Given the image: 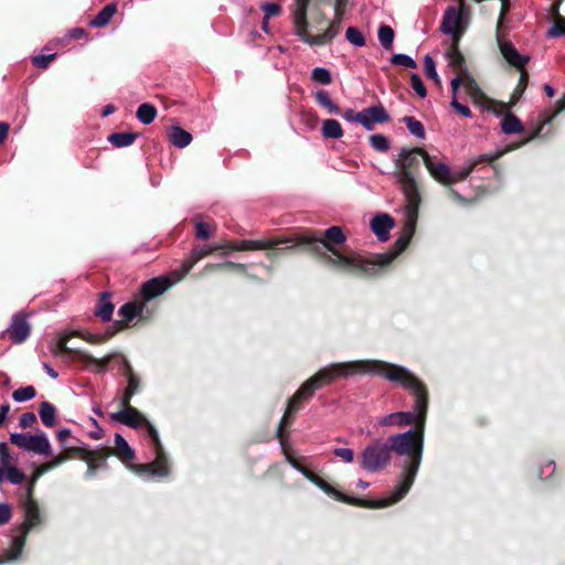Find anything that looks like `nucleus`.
<instances>
[{"mask_svg":"<svg viewBox=\"0 0 565 565\" xmlns=\"http://www.w3.org/2000/svg\"><path fill=\"white\" fill-rule=\"evenodd\" d=\"M370 143L371 146L380 151V152H385L390 149V146H391V142L388 140V138L384 135H372L370 137Z\"/></svg>","mask_w":565,"mask_h":565,"instance_id":"nucleus-43","label":"nucleus"},{"mask_svg":"<svg viewBox=\"0 0 565 565\" xmlns=\"http://www.w3.org/2000/svg\"><path fill=\"white\" fill-rule=\"evenodd\" d=\"M35 395H36V391L34 388V386L28 385V386H23V387L15 390L12 393V398L17 403H24V402H28V401L34 398Z\"/></svg>","mask_w":565,"mask_h":565,"instance_id":"nucleus-38","label":"nucleus"},{"mask_svg":"<svg viewBox=\"0 0 565 565\" xmlns=\"http://www.w3.org/2000/svg\"><path fill=\"white\" fill-rule=\"evenodd\" d=\"M356 122L361 124L366 130L374 129V124L371 119L370 113L366 111V108L358 113Z\"/></svg>","mask_w":565,"mask_h":565,"instance_id":"nucleus-50","label":"nucleus"},{"mask_svg":"<svg viewBox=\"0 0 565 565\" xmlns=\"http://www.w3.org/2000/svg\"><path fill=\"white\" fill-rule=\"evenodd\" d=\"M391 63L394 65L404 66V67L411 68V70L417 67L416 61L412 56L404 54V53L393 54L391 57Z\"/></svg>","mask_w":565,"mask_h":565,"instance_id":"nucleus-40","label":"nucleus"},{"mask_svg":"<svg viewBox=\"0 0 565 565\" xmlns=\"http://www.w3.org/2000/svg\"><path fill=\"white\" fill-rule=\"evenodd\" d=\"M317 104L326 108L330 114H340V107L330 98L328 92L318 90L313 94Z\"/></svg>","mask_w":565,"mask_h":565,"instance_id":"nucleus-34","label":"nucleus"},{"mask_svg":"<svg viewBox=\"0 0 565 565\" xmlns=\"http://www.w3.org/2000/svg\"><path fill=\"white\" fill-rule=\"evenodd\" d=\"M424 71L428 78L433 79L436 84L440 83V77L436 70L435 61L429 54L424 56Z\"/></svg>","mask_w":565,"mask_h":565,"instance_id":"nucleus-41","label":"nucleus"},{"mask_svg":"<svg viewBox=\"0 0 565 565\" xmlns=\"http://www.w3.org/2000/svg\"><path fill=\"white\" fill-rule=\"evenodd\" d=\"M174 281L168 276H160L152 278L141 285L140 297L141 301L147 303L156 297L164 294L173 286Z\"/></svg>","mask_w":565,"mask_h":565,"instance_id":"nucleus-11","label":"nucleus"},{"mask_svg":"<svg viewBox=\"0 0 565 565\" xmlns=\"http://www.w3.org/2000/svg\"><path fill=\"white\" fill-rule=\"evenodd\" d=\"M364 364L365 360L331 363L308 379L289 399L287 411L277 428V437L281 438L284 425L287 423L288 414L297 411L296 405L298 403L309 399L316 390L332 383L337 377L348 379L355 375H362V372H365V369H363L365 366Z\"/></svg>","mask_w":565,"mask_h":565,"instance_id":"nucleus-3","label":"nucleus"},{"mask_svg":"<svg viewBox=\"0 0 565 565\" xmlns=\"http://www.w3.org/2000/svg\"><path fill=\"white\" fill-rule=\"evenodd\" d=\"M115 447L117 455L125 461H130L135 458V450L130 447L125 437L120 434L115 435Z\"/></svg>","mask_w":565,"mask_h":565,"instance_id":"nucleus-29","label":"nucleus"},{"mask_svg":"<svg viewBox=\"0 0 565 565\" xmlns=\"http://www.w3.org/2000/svg\"><path fill=\"white\" fill-rule=\"evenodd\" d=\"M563 23H565V20H559L547 31V35L551 38H556L565 34V30L562 28Z\"/></svg>","mask_w":565,"mask_h":565,"instance_id":"nucleus-62","label":"nucleus"},{"mask_svg":"<svg viewBox=\"0 0 565 565\" xmlns=\"http://www.w3.org/2000/svg\"><path fill=\"white\" fill-rule=\"evenodd\" d=\"M501 128L505 135H512L523 130L521 120L511 113L503 116L501 120Z\"/></svg>","mask_w":565,"mask_h":565,"instance_id":"nucleus-30","label":"nucleus"},{"mask_svg":"<svg viewBox=\"0 0 565 565\" xmlns=\"http://www.w3.org/2000/svg\"><path fill=\"white\" fill-rule=\"evenodd\" d=\"M495 36L500 52L505 61L516 68H523L530 57L527 55L520 54L514 45L504 39L501 31L497 30Z\"/></svg>","mask_w":565,"mask_h":565,"instance_id":"nucleus-13","label":"nucleus"},{"mask_svg":"<svg viewBox=\"0 0 565 565\" xmlns=\"http://www.w3.org/2000/svg\"><path fill=\"white\" fill-rule=\"evenodd\" d=\"M290 242L289 238H269V239H244L242 242L233 241V245H231L232 250H255V249H266L275 247L279 244Z\"/></svg>","mask_w":565,"mask_h":565,"instance_id":"nucleus-16","label":"nucleus"},{"mask_svg":"<svg viewBox=\"0 0 565 565\" xmlns=\"http://www.w3.org/2000/svg\"><path fill=\"white\" fill-rule=\"evenodd\" d=\"M262 11L265 13L264 20L269 22L271 17H277L281 13V8L276 2H265L260 6Z\"/></svg>","mask_w":565,"mask_h":565,"instance_id":"nucleus-47","label":"nucleus"},{"mask_svg":"<svg viewBox=\"0 0 565 565\" xmlns=\"http://www.w3.org/2000/svg\"><path fill=\"white\" fill-rule=\"evenodd\" d=\"M156 116H157V109L153 105H151L149 103H143V104L139 105V107L136 111V117L143 125L151 124L154 120Z\"/></svg>","mask_w":565,"mask_h":565,"instance_id":"nucleus-33","label":"nucleus"},{"mask_svg":"<svg viewBox=\"0 0 565 565\" xmlns=\"http://www.w3.org/2000/svg\"><path fill=\"white\" fill-rule=\"evenodd\" d=\"M212 235V231L210 226L205 222H196L195 223V236L201 239H207Z\"/></svg>","mask_w":565,"mask_h":565,"instance_id":"nucleus-51","label":"nucleus"},{"mask_svg":"<svg viewBox=\"0 0 565 565\" xmlns=\"http://www.w3.org/2000/svg\"><path fill=\"white\" fill-rule=\"evenodd\" d=\"M462 11L454 6H450L445 10L440 25V31L447 35H455L462 31Z\"/></svg>","mask_w":565,"mask_h":565,"instance_id":"nucleus-15","label":"nucleus"},{"mask_svg":"<svg viewBox=\"0 0 565 565\" xmlns=\"http://www.w3.org/2000/svg\"><path fill=\"white\" fill-rule=\"evenodd\" d=\"M402 121L406 125L408 131L413 136H415L419 139L425 138V127L419 120H417L416 118H414L412 116H405L402 118Z\"/></svg>","mask_w":565,"mask_h":565,"instance_id":"nucleus-36","label":"nucleus"},{"mask_svg":"<svg viewBox=\"0 0 565 565\" xmlns=\"http://www.w3.org/2000/svg\"><path fill=\"white\" fill-rule=\"evenodd\" d=\"M170 142L177 148H185L192 141V135L178 125L171 127Z\"/></svg>","mask_w":565,"mask_h":565,"instance_id":"nucleus-26","label":"nucleus"},{"mask_svg":"<svg viewBox=\"0 0 565 565\" xmlns=\"http://www.w3.org/2000/svg\"><path fill=\"white\" fill-rule=\"evenodd\" d=\"M394 226V220L388 214L375 215L371 221V228L377 239L385 242L390 237V230Z\"/></svg>","mask_w":565,"mask_h":565,"instance_id":"nucleus-18","label":"nucleus"},{"mask_svg":"<svg viewBox=\"0 0 565 565\" xmlns=\"http://www.w3.org/2000/svg\"><path fill=\"white\" fill-rule=\"evenodd\" d=\"M147 305L141 300H132L122 305L118 310V316L121 317L122 323L127 324L135 318H145V310Z\"/></svg>","mask_w":565,"mask_h":565,"instance_id":"nucleus-17","label":"nucleus"},{"mask_svg":"<svg viewBox=\"0 0 565 565\" xmlns=\"http://www.w3.org/2000/svg\"><path fill=\"white\" fill-rule=\"evenodd\" d=\"M292 24L295 28L296 36L300 38L301 34L307 32L309 22L307 19V10H303V7L295 8L294 13H292Z\"/></svg>","mask_w":565,"mask_h":565,"instance_id":"nucleus-28","label":"nucleus"},{"mask_svg":"<svg viewBox=\"0 0 565 565\" xmlns=\"http://www.w3.org/2000/svg\"><path fill=\"white\" fill-rule=\"evenodd\" d=\"M425 167L435 181L444 185L452 183V172L447 163L438 161L436 157L428 153L425 154Z\"/></svg>","mask_w":565,"mask_h":565,"instance_id":"nucleus-14","label":"nucleus"},{"mask_svg":"<svg viewBox=\"0 0 565 565\" xmlns=\"http://www.w3.org/2000/svg\"><path fill=\"white\" fill-rule=\"evenodd\" d=\"M408 212V221L404 227L402 236H399L391 250L381 254H374L369 258H356V259H341L337 260L342 262L347 265L358 266L361 269V275L372 276L377 273L379 269L388 266L408 245L414 231H415V218L417 211L415 213L411 212L407 207Z\"/></svg>","mask_w":565,"mask_h":565,"instance_id":"nucleus-7","label":"nucleus"},{"mask_svg":"<svg viewBox=\"0 0 565 565\" xmlns=\"http://www.w3.org/2000/svg\"><path fill=\"white\" fill-rule=\"evenodd\" d=\"M12 516L11 507L7 503H0V526L7 524Z\"/></svg>","mask_w":565,"mask_h":565,"instance_id":"nucleus-58","label":"nucleus"},{"mask_svg":"<svg viewBox=\"0 0 565 565\" xmlns=\"http://www.w3.org/2000/svg\"><path fill=\"white\" fill-rule=\"evenodd\" d=\"M345 39L354 46L362 47L365 45L363 33L355 26H349L345 31Z\"/></svg>","mask_w":565,"mask_h":565,"instance_id":"nucleus-39","label":"nucleus"},{"mask_svg":"<svg viewBox=\"0 0 565 565\" xmlns=\"http://www.w3.org/2000/svg\"><path fill=\"white\" fill-rule=\"evenodd\" d=\"M425 154H428V152L420 148H403L394 160L395 171L393 172V177L404 193L407 207L413 213L418 210L422 202L414 170L419 166L420 158L425 163Z\"/></svg>","mask_w":565,"mask_h":565,"instance_id":"nucleus-5","label":"nucleus"},{"mask_svg":"<svg viewBox=\"0 0 565 565\" xmlns=\"http://www.w3.org/2000/svg\"><path fill=\"white\" fill-rule=\"evenodd\" d=\"M36 423V416L32 412L23 413L19 419V426L22 429L29 428Z\"/></svg>","mask_w":565,"mask_h":565,"instance_id":"nucleus-55","label":"nucleus"},{"mask_svg":"<svg viewBox=\"0 0 565 565\" xmlns=\"http://www.w3.org/2000/svg\"><path fill=\"white\" fill-rule=\"evenodd\" d=\"M127 375H128V385L126 390L124 391L122 397H121V404H130V401L132 396L138 392L139 390V379L132 374L131 367L127 365Z\"/></svg>","mask_w":565,"mask_h":565,"instance_id":"nucleus-31","label":"nucleus"},{"mask_svg":"<svg viewBox=\"0 0 565 565\" xmlns=\"http://www.w3.org/2000/svg\"><path fill=\"white\" fill-rule=\"evenodd\" d=\"M26 534L18 533L11 539L10 546L3 551L1 563L18 561L26 543Z\"/></svg>","mask_w":565,"mask_h":565,"instance_id":"nucleus-20","label":"nucleus"},{"mask_svg":"<svg viewBox=\"0 0 565 565\" xmlns=\"http://www.w3.org/2000/svg\"><path fill=\"white\" fill-rule=\"evenodd\" d=\"M12 465V458L6 441H0V466L8 467Z\"/></svg>","mask_w":565,"mask_h":565,"instance_id":"nucleus-54","label":"nucleus"},{"mask_svg":"<svg viewBox=\"0 0 565 565\" xmlns=\"http://www.w3.org/2000/svg\"><path fill=\"white\" fill-rule=\"evenodd\" d=\"M231 245H233V241H224L222 243H215L211 246H204V247H194L191 253V262L192 264L199 262L200 259L211 255L212 253L220 250V249H231Z\"/></svg>","mask_w":565,"mask_h":565,"instance_id":"nucleus-22","label":"nucleus"},{"mask_svg":"<svg viewBox=\"0 0 565 565\" xmlns=\"http://www.w3.org/2000/svg\"><path fill=\"white\" fill-rule=\"evenodd\" d=\"M392 460V452L387 440H373L370 443L359 457L360 466L363 470L375 473L385 469Z\"/></svg>","mask_w":565,"mask_h":565,"instance_id":"nucleus-8","label":"nucleus"},{"mask_svg":"<svg viewBox=\"0 0 565 565\" xmlns=\"http://www.w3.org/2000/svg\"><path fill=\"white\" fill-rule=\"evenodd\" d=\"M377 38H379L381 45L385 50H391L393 47L395 33H394V30L390 25H386V24L381 25L377 31Z\"/></svg>","mask_w":565,"mask_h":565,"instance_id":"nucleus-35","label":"nucleus"},{"mask_svg":"<svg viewBox=\"0 0 565 565\" xmlns=\"http://www.w3.org/2000/svg\"><path fill=\"white\" fill-rule=\"evenodd\" d=\"M6 332L15 344L25 342L31 333V324L28 320V315L22 312L13 315Z\"/></svg>","mask_w":565,"mask_h":565,"instance_id":"nucleus-12","label":"nucleus"},{"mask_svg":"<svg viewBox=\"0 0 565 565\" xmlns=\"http://www.w3.org/2000/svg\"><path fill=\"white\" fill-rule=\"evenodd\" d=\"M66 35L70 40H79L86 36V31L82 28H73L67 31Z\"/></svg>","mask_w":565,"mask_h":565,"instance_id":"nucleus-64","label":"nucleus"},{"mask_svg":"<svg viewBox=\"0 0 565 565\" xmlns=\"http://www.w3.org/2000/svg\"><path fill=\"white\" fill-rule=\"evenodd\" d=\"M109 292H102L95 309V316L102 321H110L114 313V305Z\"/></svg>","mask_w":565,"mask_h":565,"instance_id":"nucleus-21","label":"nucleus"},{"mask_svg":"<svg viewBox=\"0 0 565 565\" xmlns=\"http://www.w3.org/2000/svg\"><path fill=\"white\" fill-rule=\"evenodd\" d=\"M6 470H7V475H6L7 480L11 484H14V486L20 484L25 479L24 472H22L20 469H18L13 465L6 467Z\"/></svg>","mask_w":565,"mask_h":565,"instance_id":"nucleus-45","label":"nucleus"},{"mask_svg":"<svg viewBox=\"0 0 565 565\" xmlns=\"http://www.w3.org/2000/svg\"><path fill=\"white\" fill-rule=\"evenodd\" d=\"M116 12L117 4L115 2L108 3L90 20L89 25L92 28H103L111 21Z\"/></svg>","mask_w":565,"mask_h":565,"instance_id":"nucleus-23","label":"nucleus"},{"mask_svg":"<svg viewBox=\"0 0 565 565\" xmlns=\"http://www.w3.org/2000/svg\"><path fill=\"white\" fill-rule=\"evenodd\" d=\"M345 241V235L342 232V228L340 226H331L324 232L323 237H316L310 234H303L299 237H297V243L299 245H309L312 250L319 252L320 247H324L329 252L332 253V255L323 254V258L326 263L330 266L337 267L343 271L348 273H355L361 274V269L358 266L353 265H347L342 262L335 260L338 258L341 259H356V258H364L361 255L352 254V255H342L339 253V250L335 248V245H340Z\"/></svg>","mask_w":565,"mask_h":565,"instance_id":"nucleus-6","label":"nucleus"},{"mask_svg":"<svg viewBox=\"0 0 565 565\" xmlns=\"http://www.w3.org/2000/svg\"><path fill=\"white\" fill-rule=\"evenodd\" d=\"M556 466L553 460L548 461L541 468L540 478H548L555 472Z\"/></svg>","mask_w":565,"mask_h":565,"instance_id":"nucleus-61","label":"nucleus"},{"mask_svg":"<svg viewBox=\"0 0 565 565\" xmlns=\"http://www.w3.org/2000/svg\"><path fill=\"white\" fill-rule=\"evenodd\" d=\"M56 437L61 448H63L65 451H78L76 446L67 443V439L72 437V431L70 428L60 429L56 434Z\"/></svg>","mask_w":565,"mask_h":565,"instance_id":"nucleus-42","label":"nucleus"},{"mask_svg":"<svg viewBox=\"0 0 565 565\" xmlns=\"http://www.w3.org/2000/svg\"><path fill=\"white\" fill-rule=\"evenodd\" d=\"M366 111L370 113L373 124H383L390 120V115L382 105L370 106Z\"/></svg>","mask_w":565,"mask_h":565,"instance_id":"nucleus-37","label":"nucleus"},{"mask_svg":"<svg viewBox=\"0 0 565 565\" xmlns=\"http://www.w3.org/2000/svg\"><path fill=\"white\" fill-rule=\"evenodd\" d=\"M56 54L36 55L32 58V63L38 68H46L51 61L55 58Z\"/></svg>","mask_w":565,"mask_h":565,"instance_id":"nucleus-53","label":"nucleus"},{"mask_svg":"<svg viewBox=\"0 0 565 565\" xmlns=\"http://www.w3.org/2000/svg\"><path fill=\"white\" fill-rule=\"evenodd\" d=\"M520 70H521V75H520V81H519L518 87L514 93L515 96L521 95L526 87L527 74L524 71V67L520 68Z\"/></svg>","mask_w":565,"mask_h":565,"instance_id":"nucleus-63","label":"nucleus"},{"mask_svg":"<svg viewBox=\"0 0 565 565\" xmlns=\"http://www.w3.org/2000/svg\"><path fill=\"white\" fill-rule=\"evenodd\" d=\"M73 335H76V332H60L54 339V341H52L49 345L51 353L54 356H60L66 352H70L71 349L67 347V343L70 338Z\"/></svg>","mask_w":565,"mask_h":565,"instance_id":"nucleus-25","label":"nucleus"},{"mask_svg":"<svg viewBox=\"0 0 565 565\" xmlns=\"http://www.w3.org/2000/svg\"><path fill=\"white\" fill-rule=\"evenodd\" d=\"M365 372L362 375H377L392 383L401 385L414 396L413 411L391 413L380 419V425L406 426L416 423L424 427L427 408L428 392L425 384L406 366L388 363L382 360H365Z\"/></svg>","mask_w":565,"mask_h":565,"instance_id":"nucleus-1","label":"nucleus"},{"mask_svg":"<svg viewBox=\"0 0 565 565\" xmlns=\"http://www.w3.org/2000/svg\"><path fill=\"white\" fill-rule=\"evenodd\" d=\"M39 416L45 427H54L57 423L56 408L47 401L40 404Z\"/></svg>","mask_w":565,"mask_h":565,"instance_id":"nucleus-24","label":"nucleus"},{"mask_svg":"<svg viewBox=\"0 0 565 565\" xmlns=\"http://www.w3.org/2000/svg\"><path fill=\"white\" fill-rule=\"evenodd\" d=\"M501 154H502L501 151L482 153L478 157L471 158L470 162H471V166H473V167H476L480 163H491L494 160H497Z\"/></svg>","mask_w":565,"mask_h":565,"instance_id":"nucleus-49","label":"nucleus"},{"mask_svg":"<svg viewBox=\"0 0 565 565\" xmlns=\"http://www.w3.org/2000/svg\"><path fill=\"white\" fill-rule=\"evenodd\" d=\"M111 418L120 424L131 428H145L147 437L152 444L156 451V459L148 465L136 466L137 471H151V475L158 477H166L169 473V463L166 455L162 451L161 441L157 428L141 414L137 408L130 404H122V408L113 413Z\"/></svg>","mask_w":565,"mask_h":565,"instance_id":"nucleus-4","label":"nucleus"},{"mask_svg":"<svg viewBox=\"0 0 565 565\" xmlns=\"http://www.w3.org/2000/svg\"><path fill=\"white\" fill-rule=\"evenodd\" d=\"M311 78L313 82L322 84V85H328L332 81L329 70H327L326 67H320V66L313 68L312 73H311Z\"/></svg>","mask_w":565,"mask_h":565,"instance_id":"nucleus-44","label":"nucleus"},{"mask_svg":"<svg viewBox=\"0 0 565 565\" xmlns=\"http://www.w3.org/2000/svg\"><path fill=\"white\" fill-rule=\"evenodd\" d=\"M339 31H340V22L339 21L331 22L330 25L328 26V29L326 30V32L323 33L324 39H327L329 42H331L339 34Z\"/></svg>","mask_w":565,"mask_h":565,"instance_id":"nucleus-59","label":"nucleus"},{"mask_svg":"<svg viewBox=\"0 0 565 565\" xmlns=\"http://www.w3.org/2000/svg\"><path fill=\"white\" fill-rule=\"evenodd\" d=\"M473 166H471V162L470 160L468 161L467 166L466 167H462L460 170L456 171L455 173H452V183L457 180H463L466 179L470 173L471 171L473 170Z\"/></svg>","mask_w":565,"mask_h":565,"instance_id":"nucleus-57","label":"nucleus"},{"mask_svg":"<svg viewBox=\"0 0 565 565\" xmlns=\"http://www.w3.org/2000/svg\"><path fill=\"white\" fill-rule=\"evenodd\" d=\"M138 137V134L122 131L110 134L107 140L116 148H125L131 146Z\"/></svg>","mask_w":565,"mask_h":565,"instance_id":"nucleus-27","label":"nucleus"},{"mask_svg":"<svg viewBox=\"0 0 565 565\" xmlns=\"http://www.w3.org/2000/svg\"><path fill=\"white\" fill-rule=\"evenodd\" d=\"M318 488L321 489L327 494L332 495L333 498H335L337 500H339L341 502H344V503H348V504H352V505H360V507H364V508H371V505H369L371 503V501H366V500H363V499H358V498L349 497V495L338 491L337 489H334L332 486H330L323 479L318 484ZM374 500H372V502ZM372 509H374V508L372 507Z\"/></svg>","mask_w":565,"mask_h":565,"instance_id":"nucleus-19","label":"nucleus"},{"mask_svg":"<svg viewBox=\"0 0 565 565\" xmlns=\"http://www.w3.org/2000/svg\"><path fill=\"white\" fill-rule=\"evenodd\" d=\"M386 440L391 452L395 451L398 456H408L412 462L407 465L403 472V479L397 483L390 495L369 504L373 508L392 505L403 499L411 489L422 461L424 427L417 426L416 429H408L404 433L391 435Z\"/></svg>","mask_w":565,"mask_h":565,"instance_id":"nucleus-2","label":"nucleus"},{"mask_svg":"<svg viewBox=\"0 0 565 565\" xmlns=\"http://www.w3.org/2000/svg\"><path fill=\"white\" fill-rule=\"evenodd\" d=\"M324 138L339 139L343 136L340 122L335 119H326L322 121L321 128Z\"/></svg>","mask_w":565,"mask_h":565,"instance_id":"nucleus-32","label":"nucleus"},{"mask_svg":"<svg viewBox=\"0 0 565 565\" xmlns=\"http://www.w3.org/2000/svg\"><path fill=\"white\" fill-rule=\"evenodd\" d=\"M333 454L345 463H351L354 459V452L351 448H335Z\"/></svg>","mask_w":565,"mask_h":565,"instance_id":"nucleus-52","label":"nucleus"},{"mask_svg":"<svg viewBox=\"0 0 565 565\" xmlns=\"http://www.w3.org/2000/svg\"><path fill=\"white\" fill-rule=\"evenodd\" d=\"M20 508L23 512V521L17 526L18 533H29L44 523V516L35 500L21 501Z\"/></svg>","mask_w":565,"mask_h":565,"instance_id":"nucleus-10","label":"nucleus"},{"mask_svg":"<svg viewBox=\"0 0 565 565\" xmlns=\"http://www.w3.org/2000/svg\"><path fill=\"white\" fill-rule=\"evenodd\" d=\"M450 106L456 111H458L461 116L467 117V118H471L472 117V113H471L470 108L467 105L460 104L457 98H455V97L451 98Z\"/></svg>","mask_w":565,"mask_h":565,"instance_id":"nucleus-56","label":"nucleus"},{"mask_svg":"<svg viewBox=\"0 0 565 565\" xmlns=\"http://www.w3.org/2000/svg\"><path fill=\"white\" fill-rule=\"evenodd\" d=\"M411 86L420 98H425L427 96L426 86L417 73L412 74Z\"/></svg>","mask_w":565,"mask_h":565,"instance_id":"nucleus-48","label":"nucleus"},{"mask_svg":"<svg viewBox=\"0 0 565 565\" xmlns=\"http://www.w3.org/2000/svg\"><path fill=\"white\" fill-rule=\"evenodd\" d=\"M10 443L20 449L43 456H51L52 449L47 435L40 431L35 435H25L22 433H11Z\"/></svg>","mask_w":565,"mask_h":565,"instance_id":"nucleus-9","label":"nucleus"},{"mask_svg":"<svg viewBox=\"0 0 565 565\" xmlns=\"http://www.w3.org/2000/svg\"><path fill=\"white\" fill-rule=\"evenodd\" d=\"M299 39L310 46H322L329 43V41L324 39L323 33L318 35H310L308 32H305Z\"/></svg>","mask_w":565,"mask_h":565,"instance_id":"nucleus-46","label":"nucleus"},{"mask_svg":"<svg viewBox=\"0 0 565 565\" xmlns=\"http://www.w3.org/2000/svg\"><path fill=\"white\" fill-rule=\"evenodd\" d=\"M509 7H510V0H501V10H500L499 19H498V24H497V30H499V31H501V28L504 22V17L509 11Z\"/></svg>","mask_w":565,"mask_h":565,"instance_id":"nucleus-60","label":"nucleus"}]
</instances>
